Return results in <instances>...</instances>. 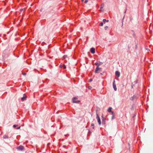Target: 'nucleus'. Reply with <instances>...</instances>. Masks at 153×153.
<instances>
[{"label":"nucleus","mask_w":153,"mask_h":153,"mask_svg":"<svg viewBox=\"0 0 153 153\" xmlns=\"http://www.w3.org/2000/svg\"><path fill=\"white\" fill-rule=\"evenodd\" d=\"M77 99V97H74V98H73L72 99L73 102V103H77L79 102L80 101H79V100L76 101V100Z\"/></svg>","instance_id":"f257e3e1"},{"label":"nucleus","mask_w":153,"mask_h":153,"mask_svg":"<svg viewBox=\"0 0 153 153\" xmlns=\"http://www.w3.org/2000/svg\"><path fill=\"white\" fill-rule=\"evenodd\" d=\"M101 71V68L97 66L95 71V73H98V71Z\"/></svg>","instance_id":"f03ea898"},{"label":"nucleus","mask_w":153,"mask_h":153,"mask_svg":"<svg viewBox=\"0 0 153 153\" xmlns=\"http://www.w3.org/2000/svg\"><path fill=\"white\" fill-rule=\"evenodd\" d=\"M24 147L23 146H20L17 147V149L18 150L22 151V150H24Z\"/></svg>","instance_id":"7ed1b4c3"},{"label":"nucleus","mask_w":153,"mask_h":153,"mask_svg":"<svg viewBox=\"0 0 153 153\" xmlns=\"http://www.w3.org/2000/svg\"><path fill=\"white\" fill-rule=\"evenodd\" d=\"M90 51L92 53H94L95 52V49L94 48H91L90 49Z\"/></svg>","instance_id":"20e7f679"},{"label":"nucleus","mask_w":153,"mask_h":153,"mask_svg":"<svg viewBox=\"0 0 153 153\" xmlns=\"http://www.w3.org/2000/svg\"><path fill=\"white\" fill-rule=\"evenodd\" d=\"M26 97L25 94H24L23 97H22L21 98V100L22 101H24V100H26Z\"/></svg>","instance_id":"39448f33"},{"label":"nucleus","mask_w":153,"mask_h":153,"mask_svg":"<svg viewBox=\"0 0 153 153\" xmlns=\"http://www.w3.org/2000/svg\"><path fill=\"white\" fill-rule=\"evenodd\" d=\"M115 75L119 77V76H120V73L119 71H116L115 72Z\"/></svg>","instance_id":"423d86ee"},{"label":"nucleus","mask_w":153,"mask_h":153,"mask_svg":"<svg viewBox=\"0 0 153 153\" xmlns=\"http://www.w3.org/2000/svg\"><path fill=\"white\" fill-rule=\"evenodd\" d=\"M102 123L103 124H105V118H103L102 116Z\"/></svg>","instance_id":"0eeeda50"},{"label":"nucleus","mask_w":153,"mask_h":153,"mask_svg":"<svg viewBox=\"0 0 153 153\" xmlns=\"http://www.w3.org/2000/svg\"><path fill=\"white\" fill-rule=\"evenodd\" d=\"M112 108L111 107H110L108 109V111L109 112H111L112 113V111H111Z\"/></svg>","instance_id":"6e6552de"},{"label":"nucleus","mask_w":153,"mask_h":153,"mask_svg":"<svg viewBox=\"0 0 153 153\" xmlns=\"http://www.w3.org/2000/svg\"><path fill=\"white\" fill-rule=\"evenodd\" d=\"M113 87L114 90L116 91L117 90V88L115 84L113 85Z\"/></svg>","instance_id":"1a4fd4ad"},{"label":"nucleus","mask_w":153,"mask_h":153,"mask_svg":"<svg viewBox=\"0 0 153 153\" xmlns=\"http://www.w3.org/2000/svg\"><path fill=\"white\" fill-rule=\"evenodd\" d=\"M112 116L111 117V119L113 120L114 119V112H112Z\"/></svg>","instance_id":"9d476101"},{"label":"nucleus","mask_w":153,"mask_h":153,"mask_svg":"<svg viewBox=\"0 0 153 153\" xmlns=\"http://www.w3.org/2000/svg\"><path fill=\"white\" fill-rule=\"evenodd\" d=\"M99 125H100L101 124V120L100 118L99 120L97 121Z\"/></svg>","instance_id":"9b49d317"},{"label":"nucleus","mask_w":153,"mask_h":153,"mask_svg":"<svg viewBox=\"0 0 153 153\" xmlns=\"http://www.w3.org/2000/svg\"><path fill=\"white\" fill-rule=\"evenodd\" d=\"M97 120L98 121L99 118H100V117L98 115V114L97 113Z\"/></svg>","instance_id":"f8f14e48"},{"label":"nucleus","mask_w":153,"mask_h":153,"mask_svg":"<svg viewBox=\"0 0 153 153\" xmlns=\"http://www.w3.org/2000/svg\"><path fill=\"white\" fill-rule=\"evenodd\" d=\"M104 4H103V3L101 5V7H100V9H102V8H103V7H104Z\"/></svg>","instance_id":"ddd939ff"},{"label":"nucleus","mask_w":153,"mask_h":153,"mask_svg":"<svg viewBox=\"0 0 153 153\" xmlns=\"http://www.w3.org/2000/svg\"><path fill=\"white\" fill-rule=\"evenodd\" d=\"M95 65H97V66H99V65H100V64L98 63H95Z\"/></svg>","instance_id":"4468645a"},{"label":"nucleus","mask_w":153,"mask_h":153,"mask_svg":"<svg viewBox=\"0 0 153 153\" xmlns=\"http://www.w3.org/2000/svg\"><path fill=\"white\" fill-rule=\"evenodd\" d=\"M3 137L4 139L7 138V136L6 135H4V136H3Z\"/></svg>","instance_id":"2eb2a0df"},{"label":"nucleus","mask_w":153,"mask_h":153,"mask_svg":"<svg viewBox=\"0 0 153 153\" xmlns=\"http://www.w3.org/2000/svg\"><path fill=\"white\" fill-rule=\"evenodd\" d=\"M62 66L63 67L64 69H65L66 68V66L65 65H63Z\"/></svg>","instance_id":"dca6fc26"},{"label":"nucleus","mask_w":153,"mask_h":153,"mask_svg":"<svg viewBox=\"0 0 153 153\" xmlns=\"http://www.w3.org/2000/svg\"><path fill=\"white\" fill-rule=\"evenodd\" d=\"M67 56L66 55H65L63 56V58H64V59L65 58H66Z\"/></svg>","instance_id":"f3484780"},{"label":"nucleus","mask_w":153,"mask_h":153,"mask_svg":"<svg viewBox=\"0 0 153 153\" xmlns=\"http://www.w3.org/2000/svg\"><path fill=\"white\" fill-rule=\"evenodd\" d=\"M92 80H93L92 79H90L89 80V81H88V82H91L92 81Z\"/></svg>","instance_id":"a211bd4d"},{"label":"nucleus","mask_w":153,"mask_h":153,"mask_svg":"<svg viewBox=\"0 0 153 153\" xmlns=\"http://www.w3.org/2000/svg\"><path fill=\"white\" fill-rule=\"evenodd\" d=\"M103 21L104 23H105V22H106V19H104L103 20Z\"/></svg>","instance_id":"6ab92c4d"},{"label":"nucleus","mask_w":153,"mask_h":153,"mask_svg":"<svg viewBox=\"0 0 153 153\" xmlns=\"http://www.w3.org/2000/svg\"><path fill=\"white\" fill-rule=\"evenodd\" d=\"M103 25V23H102V22H101V23H100V26H102Z\"/></svg>","instance_id":"aec40b11"},{"label":"nucleus","mask_w":153,"mask_h":153,"mask_svg":"<svg viewBox=\"0 0 153 153\" xmlns=\"http://www.w3.org/2000/svg\"><path fill=\"white\" fill-rule=\"evenodd\" d=\"M88 0H85V4H86L88 2Z\"/></svg>","instance_id":"412c9836"},{"label":"nucleus","mask_w":153,"mask_h":153,"mask_svg":"<svg viewBox=\"0 0 153 153\" xmlns=\"http://www.w3.org/2000/svg\"><path fill=\"white\" fill-rule=\"evenodd\" d=\"M17 125H14L13 126V127H14V128H15L17 126Z\"/></svg>","instance_id":"4be33fe9"},{"label":"nucleus","mask_w":153,"mask_h":153,"mask_svg":"<svg viewBox=\"0 0 153 153\" xmlns=\"http://www.w3.org/2000/svg\"><path fill=\"white\" fill-rule=\"evenodd\" d=\"M108 26H105V30H107V28H108Z\"/></svg>","instance_id":"5701e85b"},{"label":"nucleus","mask_w":153,"mask_h":153,"mask_svg":"<svg viewBox=\"0 0 153 153\" xmlns=\"http://www.w3.org/2000/svg\"><path fill=\"white\" fill-rule=\"evenodd\" d=\"M91 126H94V123H91Z\"/></svg>","instance_id":"b1692460"},{"label":"nucleus","mask_w":153,"mask_h":153,"mask_svg":"<svg viewBox=\"0 0 153 153\" xmlns=\"http://www.w3.org/2000/svg\"><path fill=\"white\" fill-rule=\"evenodd\" d=\"M115 84V81L114 80V82H113V85H114Z\"/></svg>","instance_id":"393cba45"},{"label":"nucleus","mask_w":153,"mask_h":153,"mask_svg":"<svg viewBox=\"0 0 153 153\" xmlns=\"http://www.w3.org/2000/svg\"><path fill=\"white\" fill-rule=\"evenodd\" d=\"M20 127H21V126H19V127L17 128V129H20Z\"/></svg>","instance_id":"a878e982"},{"label":"nucleus","mask_w":153,"mask_h":153,"mask_svg":"<svg viewBox=\"0 0 153 153\" xmlns=\"http://www.w3.org/2000/svg\"><path fill=\"white\" fill-rule=\"evenodd\" d=\"M91 87H90V86H89L88 87V88L89 89H91Z\"/></svg>","instance_id":"bb28decb"},{"label":"nucleus","mask_w":153,"mask_h":153,"mask_svg":"<svg viewBox=\"0 0 153 153\" xmlns=\"http://www.w3.org/2000/svg\"><path fill=\"white\" fill-rule=\"evenodd\" d=\"M100 11H103V10H102V9H100Z\"/></svg>","instance_id":"cd10ccee"},{"label":"nucleus","mask_w":153,"mask_h":153,"mask_svg":"<svg viewBox=\"0 0 153 153\" xmlns=\"http://www.w3.org/2000/svg\"><path fill=\"white\" fill-rule=\"evenodd\" d=\"M23 10L24 9H22L21 10V11L22 12V11H23Z\"/></svg>","instance_id":"c85d7f7f"},{"label":"nucleus","mask_w":153,"mask_h":153,"mask_svg":"<svg viewBox=\"0 0 153 153\" xmlns=\"http://www.w3.org/2000/svg\"><path fill=\"white\" fill-rule=\"evenodd\" d=\"M62 65H60L59 66L60 67H62Z\"/></svg>","instance_id":"c756f323"},{"label":"nucleus","mask_w":153,"mask_h":153,"mask_svg":"<svg viewBox=\"0 0 153 153\" xmlns=\"http://www.w3.org/2000/svg\"><path fill=\"white\" fill-rule=\"evenodd\" d=\"M106 22H109V20H106Z\"/></svg>","instance_id":"7c9ffc66"},{"label":"nucleus","mask_w":153,"mask_h":153,"mask_svg":"<svg viewBox=\"0 0 153 153\" xmlns=\"http://www.w3.org/2000/svg\"><path fill=\"white\" fill-rule=\"evenodd\" d=\"M126 11H125V13H126Z\"/></svg>","instance_id":"2f4dec72"},{"label":"nucleus","mask_w":153,"mask_h":153,"mask_svg":"<svg viewBox=\"0 0 153 153\" xmlns=\"http://www.w3.org/2000/svg\"><path fill=\"white\" fill-rule=\"evenodd\" d=\"M100 74L102 75V73H100Z\"/></svg>","instance_id":"473e14b6"},{"label":"nucleus","mask_w":153,"mask_h":153,"mask_svg":"<svg viewBox=\"0 0 153 153\" xmlns=\"http://www.w3.org/2000/svg\"><path fill=\"white\" fill-rule=\"evenodd\" d=\"M84 0H82V1H83Z\"/></svg>","instance_id":"72a5a7b5"},{"label":"nucleus","mask_w":153,"mask_h":153,"mask_svg":"<svg viewBox=\"0 0 153 153\" xmlns=\"http://www.w3.org/2000/svg\"><path fill=\"white\" fill-rule=\"evenodd\" d=\"M93 129H94V127H93Z\"/></svg>","instance_id":"f704fd0d"},{"label":"nucleus","mask_w":153,"mask_h":153,"mask_svg":"<svg viewBox=\"0 0 153 153\" xmlns=\"http://www.w3.org/2000/svg\"><path fill=\"white\" fill-rule=\"evenodd\" d=\"M63 147H65V146H63Z\"/></svg>","instance_id":"c9c22d12"}]
</instances>
